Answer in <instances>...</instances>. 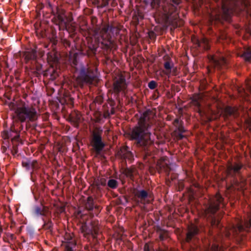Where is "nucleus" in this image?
Returning a JSON list of instances; mask_svg holds the SVG:
<instances>
[{
  "label": "nucleus",
  "mask_w": 251,
  "mask_h": 251,
  "mask_svg": "<svg viewBox=\"0 0 251 251\" xmlns=\"http://www.w3.org/2000/svg\"><path fill=\"white\" fill-rule=\"evenodd\" d=\"M33 211L34 214L37 216H43L48 217V215L51 214L48 207L42 205L41 206L35 205L33 208Z\"/></svg>",
  "instance_id": "21"
},
{
  "label": "nucleus",
  "mask_w": 251,
  "mask_h": 251,
  "mask_svg": "<svg viewBox=\"0 0 251 251\" xmlns=\"http://www.w3.org/2000/svg\"><path fill=\"white\" fill-rule=\"evenodd\" d=\"M31 162L33 163L32 165L31 166V169H36L38 167V163L36 160L31 161Z\"/></svg>",
  "instance_id": "45"
},
{
  "label": "nucleus",
  "mask_w": 251,
  "mask_h": 251,
  "mask_svg": "<svg viewBox=\"0 0 251 251\" xmlns=\"http://www.w3.org/2000/svg\"><path fill=\"white\" fill-rule=\"evenodd\" d=\"M107 185L108 187H109L110 188L114 189L118 187V182L115 179H110L107 182Z\"/></svg>",
  "instance_id": "35"
},
{
  "label": "nucleus",
  "mask_w": 251,
  "mask_h": 251,
  "mask_svg": "<svg viewBox=\"0 0 251 251\" xmlns=\"http://www.w3.org/2000/svg\"><path fill=\"white\" fill-rule=\"evenodd\" d=\"M77 248L75 241L71 237L69 241L67 242L65 245V251H76Z\"/></svg>",
  "instance_id": "26"
},
{
  "label": "nucleus",
  "mask_w": 251,
  "mask_h": 251,
  "mask_svg": "<svg viewBox=\"0 0 251 251\" xmlns=\"http://www.w3.org/2000/svg\"><path fill=\"white\" fill-rule=\"evenodd\" d=\"M102 130L96 127L92 133V144L97 153H100L104 148L105 145L102 141Z\"/></svg>",
  "instance_id": "9"
},
{
  "label": "nucleus",
  "mask_w": 251,
  "mask_h": 251,
  "mask_svg": "<svg viewBox=\"0 0 251 251\" xmlns=\"http://www.w3.org/2000/svg\"><path fill=\"white\" fill-rule=\"evenodd\" d=\"M159 4V0H153L151 1V5L153 8H155L156 6Z\"/></svg>",
  "instance_id": "43"
},
{
  "label": "nucleus",
  "mask_w": 251,
  "mask_h": 251,
  "mask_svg": "<svg viewBox=\"0 0 251 251\" xmlns=\"http://www.w3.org/2000/svg\"><path fill=\"white\" fill-rule=\"evenodd\" d=\"M246 61H251V48H245L243 53L241 55Z\"/></svg>",
  "instance_id": "29"
},
{
  "label": "nucleus",
  "mask_w": 251,
  "mask_h": 251,
  "mask_svg": "<svg viewBox=\"0 0 251 251\" xmlns=\"http://www.w3.org/2000/svg\"><path fill=\"white\" fill-rule=\"evenodd\" d=\"M111 5L112 7H115L117 5V3L115 1V0H111Z\"/></svg>",
  "instance_id": "52"
},
{
  "label": "nucleus",
  "mask_w": 251,
  "mask_h": 251,
  "mask_svg": "<svg viewBox=\"0 0 251 251\" xmlns=\"http://www.w3.org/2000/svg\"><path fill=\"white\" fill-rule=\"evenodd\" d=\"M127 86L125 77L122 74L115 77L113 83V91L117 96L120 92L125 93Z\"/></svg>",
  "instance_id": "10"
},
{
  "label": "nucleus",
  "mask_w": 251,
  "mask_h": 251,
  "mask_svg": "<svg viewBox=\"0 0 251 251\" xmlns=\"http://www.w3.org/2000/svg\"><path fill=\"white\" fill-rule=\"evenodd\" d=\"M99 224L98 221H92L88 225L86 223L82 224L80 229L85 237L91 236L94 239L97 238L99 233Z\"/></svg>",
  "instance_id": "8"
},
{
  "label": "nucleus",
  "mask_w": 251,
  "mask_h": 251,
  "mask_svg": "<svg viewBox=\"0 0 251 251\" xmlns=\"http://www.w3.org/2000/svg\"><path fill=\"white\" fill-rule=\"evenodd\" d=\"M47 59L48 62L51 63L52 64H56L58 61L56 53L54 51H51L49 52L48 53Z\"/></svg>",
  "instance_id": "28"
},
{
  "label": "nucleus",
  "mask_w": 251,
  "mask_h": 251,
  "mask_svg": "<svg viewBox=\"0 0 251 251\" xmlns=\"http://www.w3.org/2000/svg\"><path fill=\"white\" fill-rule=\"evenodd\" d=\"M247 91L251 95V83L247 82L246 84Z\"/></svg>",
  "instance_id": "47"
},
{
  "label": "nucleus",
  "mask_w": 251,
  "mask_h": 251,
  "mask_svg": "<svg viewBox=\"0 0 251 251\" xmlns=\"http://www.w3.org/2000/svg\"><path fill=\"white\" fill-rule=\"evenodd\" d=\"M226 204L224 199L219 194L210 199L205 207V214L212 226L218 227L220 222V216L216 212L221 207H224Z\"/></svg>",
  "instance_id": "3"
},
{
  "label": "nucleus",
  "mask_w": 251,
  "mask_h": 251,
  "mask_svg": "<svg viewBox=\"0 0 251 251\" xmlns=\"http://www.w3.org/2000/svg\"><path fill=\"white\" fill-rule=\"evenodd\" d=\"M222 9L213 11L210 16L209 22L211 25L221 22L223 19L228 21L234 12L246 11L248 13L251 9L247 0H222Z\"/></svg>",
  "instance_id": "1"
},
{
  "label": "nucleus",
  "mask_w": 251,
  "mask_h": 251,
  "mask_svg": "<svg viewBox=\"0 0 251 251\" xmlns=\"http://www.w3.org/2000/svg\"><path fill=\"white\" fill-rule=\"evenodd\" d=\"M156 169L159 173H165L169 179L170 172L172 170L169 158L165 156L159 159L156 164Z\"/></svg>",
  "instance_id": "13"
},
{
  "label": "nucleus",
  "mask_w": 251,
  "mask_h": 251,
  "mask_svg": "<svg viewBox=\"0 0 251 251\" xmlns=\"http://www.w3.org/2000/svg\"><path fill=\"white\" fill-rule=\"evenodd\" d=\"M84 205L85 209L89 212L91 217L98 216L101 211L100 207L95 203L94 199L91 196L88 197L84 201Z\"/></svg>",
  "instance_id": "12"
},
{
  "label": "nucleus",
  "mask_w": 251,
  "mask_h": 251,
  "mask_svg": "<svg viewBox=\"0 0 251 251\" xmlns=\"http://www.w3.org/2000/svg\"><path fill=\"white\" fill-rule=\"evenodd\" d=\"M95 184L97 188L99 189L100 186H105L106 185V179L105 178L98 179L95 181Z\"/></svg>",
  "instance_id": "32"
},
{
  "label": "nucleus",
  "mask_w": 251,
  "mask_h": 251,
  "mask_svg": "<svg viewBox=\"0 0 251 251\" xmlns=\"http://www.w3.org/2000/svg\"><path fill=\"white\" fill-rule=\"evenodd\" d=\"M70 21L71 20H67V28H64L63 27H62L61 28L63 29H66L70 32L74 33L75 30V27L74 25V24H70Z\"/></svg>",
  "instance_id": "36"
},
{
  "label": "nucleus",
  "mask_w": 251,
  "mask_h": 251,
  "mask_svg": "<svg viewBox=\"0 0 251 251\" xmlns=\"http://www.w3.org/2000/svg\"><path fill=\"white\" fill-rule=\"evenodd\" d=\"M243 167L242 163H235L234 164H230L227 166V173L232 176H235L236 175L241 174V170Z\"/></svg>",
  "instance_id": "17"
},
{
  "label": "nucleus",
  "mask_w": 251,
  "mask_h": 251,
  "mask_svg": "<svg viewBox=\"0 0 251 251\" xmlns=\"http://www.w3.org/2000/svg\"><path fill=\"white\" fill-rule=\"evenodd\" d=\"M149 126H134L132 129H130L129 135L132 139L136 140L138 143L142 145L144 144V140H147L150 137V133L149 131Z\"/></svg>",
  "instance_id": "7"
},
{
  "label": "nucleus",
  "mask_w": 251,
  "mask_h": 251,
  "mask_svg": "<svg viewBox=\"0 0 251 251\" xmlns=\"http://www.w3.org/2000/svg\"><path fill=\"white\" fill-rule=\"evenodd\" d=\"M162 8L159 16L161 15L166 23L172 25L174 27L183 25V21L179 19L177 8L173 4L167 3L162 5Z\"/></svg>",
  "instance_id": "4"
},
{
  "label": "nucleus",
  "mask_w": 251,
  "mask_h": 251,
  "mask_svg": "<svg viewBox=\"0 0 251 251\" xmlns=\"http://www.w3.org/2000/svg\"><path fill=\"white\" fill-rule=\"evenodd\" d=\"M103 101V98L101 96H99L96 97L95 101L99 104L101 103Z\"/></svg>",
  "instance_id": "42"
},
{
  "label": "nucleus",
  "mask_w": 251,
  "mask_h": 251,
  "mask_svg": "<svg viewBox=\"0 0 251 251\" xmlns=\"http://www.w3.org/2000/svg\"><path fill=\"white\" fill-rule=\"evenodd\" d=\"M81 117L80 114L77 111H74L69 114L70 120L75 123L79 124Z\"/></svg>",
  "instance_id": "27"
},
{
  "label": "nucleus",
  "mask_w": 251,
  "mask_h": 251,
  "mask_svg": "<svg viewBox=\"0 0 251 251\" xmlns=\"http://www.w3.org/2000/svg\"><path fill=\"white\" fill-rule=\"evenodd\" d=\"M144 251H150V246L148 244H145L144 247Z\"/></svg>",
  "instance_id": "50"
},
{
  "label": "nucleus",
  "mask_w": 251,
  "mask_h": 251,
  "mask_svg": "<svg viewBox=\"0 0 251 251\" xmlns=\"http://www.w3.org/2000/svg\"><path fill=\"white\" fill-rule=\"evenodd\" d=\"M154 116V113L152 111L147 110L144 113L142 116L140 118V122L141 125L149 126V123H148L150 119L153 118Z\"/></svg>",
  "instance_id": "23"
},
{
  "label": "nucleus",
  "mask_w": 251,
  "mask_h": 251,
  "mask_svg": "<svg viewBox=\"0 0 251 251\" xmlns=\"http://www.w3.org/2000/svg\"><path fill=\"white\" fill-rule=\"evenodd\" d=\"M33 163L31 160H26L22 162V165L23 167L26 168L27 170L31 169V166L32 165Z\"/></svg>",
  "instance_id": "38"
},
{
  "label": "nucleus",
  "mask_w": 251,
  "mask_h": 251,
  "mask_svg": "<svg viewBox=\"0 0 251 251\" xmlns=\"http://www.w3.org/2000/svg\"><path fill=\"white\" fill-rule=\"evenodd\" d=\"M2 148H3V151H5L6 150V148L4 146H3Z\"/></svg>",
  "instance_id": "55"
},
{
  "label": "nucleus",
  "mask_w": 251,
  "mask_h": 251,
  "mask_svg": "<svg viewBox=\"0 0 251 251\" xmlns=\"http://www.w3.org/2000/svg\"><path fill=\"white\" fill-rule=\"evenodd\" d=\"M15 113L21 122L34 121L37 119L38 114L35 108L31 105L23 103L17 108Z\"/></svg>",
  "instance_id": "5"
},
{
  "label": "nucleus",
  "mask_w": 251,
  "mask_h": 251,
  "mask_svg": "<svg viewBox=\"0 0 251 251\" xmlns=\"http://www.w3.org/2000/svg\"><path fill=\"white\" fill-rule=\"evenodd\" d=\"M16 126H10L9 129L5 130L1 133L4 139L11 138L12 141H18L20 137V131L15 128Z\"/></svg>",
  "instance_id": "15"
},
{
  "label": "nucleus",
  "mask_w": 251,
  "mask_h": 251,
  "mask_svg": "<svg viewBox=\"0 0 251 251\" xmlns=\"http://www.w3.org/2000/svg\"><path fill=\"white\" fill-rule=\"evenodd\" d=\"M245 122L248 126H251V118H244Z\"/></svg>",
  "instance_id": "48"
},
{
  "label": "nucleus",
  "mask_w": 251,
  "mask_h": 251,
  "mask_svg": "<svg viewBox=\"0 0 251 251\" xmlns=\"http://www.w3.org/2000/svg\"><path fill=\"white\" fill-rule=\"evenodd\" d=\"M28 127H29L30 126H25V129H27Z\"/></svg>",
  "instance_id": "56"
},
{
  "label": "nucleus",
  "mask_w": 251,
  "mask_h": 251,
  "mask_svg": "<svg viewBox=\"0 0 251 251\" xmlns=\"http://www.w3.org/2000/svg\"><path fill=\"white\" fill-rule=\"evenodd\" d=\"M121 157L123 159H127L130 162L134 160L133 153L129 151L128 147H123L120 150Z\"/></svg>",
  "instance_id": "22"
},
{
  "label": "nucleus",
  "mask_w": 251,
  "mask_h": 251,
  "mask_svg": "<svg viewBox=\"0 0 251 251\" xmlns=\"http://www.w3.org/2000/svg\"><path fill=\"white\" fill-rule=\"evenodd\" d=\"M109 104H110L111 108L110 111L108 110H104V116L106 118L109 116L110 115L114 114V101L112 99H109Z\"/></svg>",
  "instance_id": "31"
},
{
  "label": "nucleus",
  "mask_w": 251,
  "mask_h": 251,
  "mask_svg": "<svg viewBox=\"0 0 251 251\" xmlns=\"http://www.w3.org/2000/svg\"><path fill=\"white\" fill-rule=\"evenodd\" d=\"M198 98V96L193 98L191 102V105L195 107V110L198 112L201 120L204 122H208L216 119L222 114H223L225 119L232 120L237 117L241 111V108L226 106L224 109L219 110L217 114H215L210 105H202L199 101Z\"/></svg>",
  "instance_id": "2"
},
{
  "label": "nucleus",
  "mask_w": 251,
  "mask_h": 251,
  "mask_svg": "<svg viewBox=\"0 0 251 251\" xmlns=\"http://www.w3.org/2000/svg\"><path fill=\"white\" fill-rule=\"evenodd\" d=\"M52 13L54 15L52 21L56 25H58L59 29H61L62 27L67 28V21H65V11L64 9L60 7H56L55 11H53Z\"/></svg>",
  "instance_id": "11"
},
{
  "label": "nucleus",
  "mask_w": 251,
  "mask_h": 251,
  "mask_svg": "<svg viewBox=\"0 0 251 251\" xmlns=\"http://www.w3.org/2000/svg\"><path fill=\"white\" fill-rule=\"evenodd\" d=\"M124 174L131 179L133 178V171L132 169L126 168L123 172Z\"/></svg>",
  "instance_id": "37"
},
{
  "label": "nucleus",
  "mask_w": 251,
  "mask_h": 251,
  "mask_svg": "<svg viewBox=\"0 0 251 251\" xmlns=\"http://www.w3.org/2000/svg\"><path fill=\"white\" fill-rule=\"evenodd\" d=\"M251 227V209L250 213L248 215V218L245 220L244 224L242 221H240L234 226V229L235 232L238 234L239 232H242Z\"/></svg>",
  "instance_id": "16"
},
{
  "label": "nucleus",
  "mask_w": 251,
  "mask_h": 251,
  "mask_svg": "<svg viewBox=\"0 0 251 251\" xmlns=\"http://www.w3.org/2000/svg\"><path fill=\"white\" fill-rule=\"evenodd\" d=\"M46 218L47 219V220H45L44 218L42 219L44 222L43 227L46 229L51 230L53 226V223L51 220V214L48 215V217Z\"/></svg>",
  "instance_id": "30"
},
{
  "label": "nucleus",
  "mask_w": 251,
  "mask_h": 251,
  "mask_svg": "<svg viewBox=\"0 0 251 251\" xmlns=\"http://www.w3.org/2000/svg\"><path fill=\"white\" fill-rule=\"evenodd\" d=\"M192 42L197 45L198 47L202 48L204 50L210 49L208 40L205 37H202L201 39H198L196 37L193 36L191 38Z\"/></svg>",
  "instance_id": "20"
},
{
  "label": "nucleus",
  "mask_w": 251,
  "mask_h": 251,
  "mask_svg": "<svg viewBox=\"0 0 251 251\" xmlns=\"http://www.w3.org/2000/svg\"><path fill=\"white\" fill-rule=\"evenodd\" d=\"M226 36L224 35H222L221 37H220V38H221L222 39H226Z\"/></svg>",
  "instance_id": "54"
},
{
  "label": "nucleus",
  "mask_w": 251,
  "mask_h": 251,
  "mask_svg": "<svg viewBox=\"0 0 251 251\" xmlns=\"http://www.w3.org/2000/svg\"><path fill=\"white\" fill-rule=\"evenodd\" d=\"M12 152L13 154H16L18 152V148L17 146H13Z\"/></svg>",
  "instance_id": "49"
},
{
  "label": "nucleus",
  "mask_w": 251,
  "mask_h": 251,
  "mask_svg": "<svg viewBox=\"0 0 251 251\" xmlns=\"http://www.w3.org/2000/svg\"><path fill=\"white\" fill-rule=\"evenodd\" d=\"M134 196L137 200V201L142 204L145 205L151 202V195L149 192L146 190H135Z\"/></svg>",
  "instance_id": "14"
},
{
  "label": "nucleus",
  "mask_w": 251,
  "mask_h": 251,
  "mask_svg": "<svg viewBox=\"0 0 251 251\" xmlns=\"http://www.w3.org/2000/svg\"><path fill=\"white\" fill-rule=\"evenodd\" d=\"M183 127L184 126H178V129L180 131V133H178L177 137L179 140L182 139L184 137V136L182 134V132L185 131V130L183 129Z\"/></svg>",
  "instance_id": "39"
},
{
  "label": "nucleus",
  "mask_w": 251,
  "mask_h": 251,
  "mask_svg": "<svg viewBox=\"0 0 251 251\" xmlns=\"http://www.w3.org/2000/svg\"><path fill=\"white\" fill-rule=\"evenodd\" d=\"M211 63L213 64L215 67L220 68L226 64V60L222 56L217 58L216 56H211L210 59Z\"/></svg>",
  "instance_id": "24"
},
{
  "label": "nucleus",
  "mask_w": 251,
  "mask_h": 251,
  "mask_svg": "<svg viewBox=\"0 0 251 251\" xmlns=\"http://www.w3.org/2000/svg\"><path fill=\"white\" fill-rule=\"evenodd\" d=\"M238 91L240 97L246 98L247 95V92L244 88H240L238 89Z\"/></svg>",
  "instance_id": "40"
},
{
  "label": "nucleus",
  "mask_w": 251,
  "mask_h": 251,
  "mask_svg": "<svg viewBox=\"0 0 251 251\" xmlns=\"http://www.w3.org/2000/svg\"><path fill=\"white\" fill-rule=\"evenodd\" d=\"M173 67V63L170 61H167L164 63V68L166 69L165 74L168 75H170L171 69Z\"/></svg>",
  "instance_id": "33"
},
{
  "label": "nucleus",
  "mask_w": 251,
  "mask_h": 251,
  "mask_svg": "<svg viewBox=\"0 0 251 251\" xmlns=\"http://www.w3.org/2000/svg\"><path fill=\"white\" fill-rule=\"evenodd\" d=\"M148 87L151 89H154L157 87V83L155 81L152 80L149 83Z\"/></svg>",
  "instance_id": "41"
},
{
  "label": "nucleus",
  "mask_w": 251,
  "mask_h": 251,
  "mask_svg": "<svg viewBox=\"0 0 251 251\" xmlns=\"http://www.w3.org/2000/svg\"><path fill=\"white\" fill-rule=\"evenodd\" d=\"M109 0H94V3L98 7L102 8L107 6L108 4Z\"/></svg>",
  "instance_id": "34"
},
{
  "label": "nucleus",
  "mask_w": 251,
  "mask_h": 251,
  "mask_svg": "<svg viewBox=\"0 0 251 251\" xmlns=\"http://www.w3.org/2000/svg\"><path fill=\"white\" fill-rule=\"evenodd\" d=\"M96 72L90 69L82 68L80 69L79 75L74 79L75 87L81 86L84 83L94 84L97 81Z\"/></svg>",
  "instance_id": "6"
},
{
  "label": "nucleus",
  "mask_w": 251,
  "mask_h": 251,
  "mask_svg": "<svg viewBox=\"0 0 251 251\" xmlns=\"http://www.w3.org/2000/svg\"><path fill=\"white\" fill-rule=\"evenodd\" d=\"M170 2L173 3V4H176V5H178V4H179V3L180 2V0H170Z\"/></svg>",
  "instance_id": "51"
},
{
  "label": "nucleus",
  "mask_w": 251,
  "mask_h": 251,
  "mask_svg": "<svg viewBox=\"0 0 251 251\" xmlns=\"http://www.w3.org/2000/svg\"><path fill=\"white\" fill-rule=\"evenodd\" d=\"M199 233V228L194 225H192L188 228V231L186 234V241L188 243L190 242L192 239H196V236Z\"/></svg>",
  "instance_id": "19"
},
{
  "label": "nucleus",
  "mask_w": 251,
  "mask_h": 251,
  "mask_svg": "<svg viewBox=\"0 0 251 251\" xmlns=\"http://www.w3.org/2000/svg\"><path fill=\"white\" fill-rule=\"evenodd\" d=\"M166 237V235L164 232L161 231L159 234V239L161 241H163Z\"/></svg>",
  "instance_id": "44"
},
{
  "label": "nucleus",
  "mask_w": 251,
  "mask_h": 251,
  "mask_svg": "<svg viewBox=\"0 0 251 251\" xmlns=\"http://www.w3.org/2000/svg\"><path fill=\"white\" fill-rule=\"evenodd\" d=\"M219 249L218 246H214V247H212L210 250L207 249L204 251H218Z\"/></svg>",
  "instance_id": "46"
},
{
  "label": "nucleus",
  "mask_w": 251,
  "mask_h": 251,
  "mask_svg": "<svg viewBox=\"0 0 251 251\" xmlns=\"http://www.w3.org/2000/svg\"><path fill=\"white\" fill-rule=\"evenodd\" d=\"M23 56L26 62L30 60H34L37 57L36 51L34 50L26 51L23 53Z\"/></svg>",
  "instance_id": "25"
},
{
  "label": "nucleus",
  "mask_w": 251,
  "mask_h": 251,
  "mask_svg": "<svg viewBox=\"0 0 251 251\" xmlns=\"http://www.w3.org/2000/svg\"><path fill=\"white\" fill-rule=\"evenodd\" d=\"M65 211V208L64 207H61L59 208V211L60 213H62Z\"/></svg>",
  "instance_id": "53"
},
{
  "label": "nucleus",
  "mask_w": 251,
  "mask_h": 251,
  "mask_svg": "<svg viewBox=\"0 0 251 251\" xmlns=\"http://www.w3.org/2000/svg\"><path fill=\"white\" fill-rule=\"evenodd\" d=\"M109 30V25H104L100 30L101 38L105 42V45L108 47H110L113 44L111 36L108 33Z\"/></svg>",
  "instance_id": "18"
}]
</instances>
